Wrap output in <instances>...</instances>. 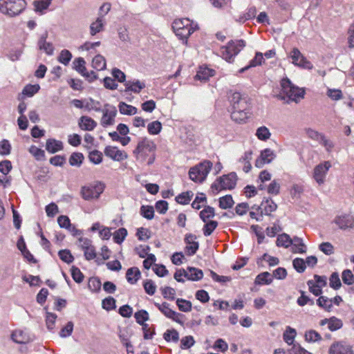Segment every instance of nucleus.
Returning <instances> with one entry per match:
<instances>
[{
    "label": "nucleus",
    "mask_w": 354,
    "mask_h": 354,
    "mask_svg": "<svg viewBox=\"0 0 354 354\" xmlns=\"http://www.w3.org/2000/svg\"><path fill=\"white\" fill-rule=\"evenodd\" d=\"M104 155L106 157L115 161H122L128 158L127 153L122 150H120L117 147L106 146L104 150Z\"/></svg>",
    "instance_id": "obj_13"
},
{
    "label": "nucleus",
    "mask_w": 354,
    "mask_h": 354,
    "mask_svg": "<svg viewBox=\"0 0 354 354\" xmlns=\"http://www.w3.org/2000/svg\"><path fill=\"white\" fill-rule=\"evenodd\" d=\"M296 335L297 332L295 329L290 326H287L283 335L284 342L288 345H292L294 342Z\"/></svg>",
    "instance_id": "obj_33"
},
{
    "label": "nucleus",
    "mask_w": 354,
    "mask_h": 354,
    "mask_svg": "<svg viewBox=\"0 0 354 354\" xmlns=\"http://www.w3.org/2000/svg\"><path fill=\"white\" fill-rule=\"evenodd\" d=\"M237 179V175L235 172L223 175L217 178L212 184L211 189L213 192H215V194H218L222 190H231L236 187Z\"/></svg>",
    "instance_id": "obj_8"
},
{
    "label": "nucleus",
    "mask_w": 354,
    "mask_h": 354,
    "mask_svg": "<svg viewBox=\"0 0 354 354\" xmlns=\"http://www.w3.org/2000/svg\"><path fill=\"white\" fill-rule=\"evenodd\" d=\"M88 158L92 163L98 165L102 161L103 154L101 151L94 149L89 152Z\"/></svg>",
    "instance_id": "obj_45"
},
{
    "label": "nucleus",
    "mask_w": 354,
    "mask_h": 354,
    "mask_svg": "<svg viewBox=\"0 0 354 354\" xmlns=\"http://www.w3.org/2000/svg\"><path fill=\"white\" fill-rule=\"evenodd\" d=\"M331 166L330 161H324L315 167L313 177L319 185L324 183L326 174Z\"/></svg>",
    "instance_id": "obj_11"
},
{
    "label": "nucleus",
    "mask_w": 354,
    "mask_h": 354,
    "mask_svg": "<svg viewBox=\"0 0 354 354\" xmlns=\"http://www.w3.org/2000/svg\"><path fill=\"white\" fill-rule=\"evenodd\" d=\"M263 61V54L261 53L257 52L256 53L254 57L250 60L249 65L241 68L239 70V73H242L251 67H255L257 66H259L262 64Z\"/></svg>",
    "instance_id": "obj_29"
},
{
    "label": "nucleus",
    "mask_w": 354,
    "mask_h": 354,
    "mask_svg": "<svg viewBox=\"0 0 354 354\" xmlns=\"http://www.w3.org/2000/svg\"><path fill=\"white\" fill-rule=\"evenodd\" d=\"M47 35H43L38 41V46L40 50H43L47 55H52L54 51V47L50 42L46 41Z\"/></svg>",
    "instance_id": "obj_24"
},
{
    "label": "nucleus",
    "mask_w": 354,
    "mask_h": 354,
    "mask_svg": "<svg viewBox=\"0 0 354 354\" xmlns=\"http://www.w3.org/2000/svg\"><path fill=\"white\" fill-rule=\"evenodd\" d=\"M12 339L20 344H28L33 340V337L26 330L17 329L12 332Z\"/></svg>",
    "instance_id": "obj_15"
},
{
    "label": "nucleus",
    "mask_w": 354,
    "mask_h": 354,
    "mask_svg": "<svg viewBox=\"0 0 354 354\" xmlns=\"http://www.w3.org/2000/svg\"><path fill=\"white\" fill-rule=\"evenodd\" d=\"M142 329L145 339H151L156 334L155 328L153 326H149L147 324L142 325Z\"/></svg>",
    "instance_id": "obj_59"
},
{
    "label": "nucleus",
    "mask_w": 354,
    "mask_h": 354,
    "mask_svg": "<svg viewBox=\"0 0 354 354\" xmlns=\"http://www.w3.org/2000/svg\"><path fill=\"white\" fill-rule=\"evenodd\" d=\"M215 75V71L212 68L207 67V66H200L197 73L196 75V79L201 81H207L209 77H213Z\"/></svg>",
    "instance_id": "obj_22"
},
{
    "label": "nucleus",
    "mask_w": 354,
    "mask_h": 354,
    "mask_svg": "<svg viewBox=\"0 0 354 354\" xmlns=\"http://www.w3.org/2000/svg\"><path fill=\"white\" fill-rule=\"evenodd\" d=\"M187 279L191 281H199L203 277V272L201 269L188 267L187 268Z\"/></svg>",
    "instance_id": "obj_26"
},
{
    "label": "nucleus",
    "mask_w": 354,
    "mask_h": 354,
    "mask_svg": "<svg viewBox=\"0 0 354 354\" xmlns=\"http://www.w3.org/2000/svg\"><path fill=\"white\" fill-rule=\"evenodd\" d=\"M52 0H38L33 2L35 10L36 12H42L48 8Z\"/></svg>",
    "instance_id": "obj_61"
},
{
    "label": "nucleus",
    "mask_w": 354,
    "mask_h": 354,
    "mask_svg": "<svg viewBox=\"0 0 354 354\" xmlns=\"http://www.w3.org/2000/svg\"><path fill=\"white\" fill-rule=\"evenodd\" d=\"M195 344L194 337L192 335H187L183 337L180 340V348L182 349H188L191 348Z\"/></svg>",
    "instance_id": "obj_64"
},
{
    "label": "nucleus",
    "mask_w": 354,
    "mask_h": 354,
    "mask_svg": "<svg viewBox=\"0 0 354 354\" xmlns=\"http://www.w3.org/2000/svg\"><path fill=\"white\" fill-rule=\"evenodd\" d=\"M213 164L210 160H203L189 169V178L195 183H202L212 170Z\"/></svg>",
    "instance_id": "obj_5"
},
{
    "label": "nucleus",
    "mask_w": 354,
    "mask_h": 354,
    "mask_svg": "<svg viewBox=\"0 0 354 354\" xmlns=\"http://www.w3.org/2000/svg\"><path fill=\"white\" fill-rule=\"evenodd\" d=\"M71 276L73 279L77 283H80L83 281L84 279V274L81 272L79 268L73 266L71 269Z\"/></svg>",
    "instance_id": "obj_54"
},
{
    "label": "nucleus",
    "mask_w": 354,
    "mask_h": 354,
    "mask_svg": "<svg viewBox=\"0 0 354 354\" xmlns=\"http://www.w3.org/2000/svg\"><path fill=\"white\" fill-rule=\"evenodd\" d=\"M140 214L148 220H151L154 216V209L151 205H142L140 207Z\"/></svg>",
    "instance_id": "obj_53"
},
{
    "label": "nucleus",
    "mask_w": 354,
    "mask_h": 354,
    "mask_svg": "<svg viewBox=\"0 0 354 354\" xmlns=\"http://www.w3.org/2000/svg\"><path fill=\"white\" fill-rule=\"evenodd\" d=\"M245 45L246 43L243 39L231 40L226 46L221 47V56L223 59L231 63Z\"/></svg>",
    "instance_id": "obj_4"
},
{
    "label": "nucleus",
    "mask_w": 354,
    "mask_h": 354,
    "mask_svg": "<svg viewBox=\"0 0 354 354\" xmlns=\"http://www.w3.org/2000/svg\"><path fill=\"white\" fill-rule=\"evenodd\" d=\"M125 92H133L134 93H140V91L145 88L146 85L144 82L138 80H129L125 82Z\"/></svg>",
    "instance_id": "obj_18"
},
{
    "label": "nucleus",
    "mask_w": 354,
    "mask_h": 354,
    "mask_svg": "<svg viewBox=\"0 0 354 354\" xmlns=\"http://www.w3.org/2000/svg\"><path fill=\"white\" fill-rule=\"evenodd\" d=\"M71 59V53L69 50L64 49L60 52L57 59L59 62L63 64L65 66H67L69 64Z\"/></svg>",
    "instance_id": "obj_58"
},
{
    "label": "nucleus",
    "mask_w": 354,
    "mask_h": 354,
    "mask_svg": "<svg viewBox=\"0 0 354 354\" xmlns=\"http://www.w3.org/2000/svg\"><path fill=\"white\" fill-rule=\"evenodd\" d=\"M118 108L120 113L122 115H135L138 111L136 107L123 102L119 103Z\"/></svg>",
    "instance_id": "obj_28"
},
{
    "label": "nucleus",
    "mask_w": 354,
    "mask_h": 354,
    "mask_svg": "<svg viewBox=\"0 0 354 354\" xmlns=\"http://www.w3.org/2000/svg\"><path fill=\"white\" fill-rule=\"evenodd\" d=\"M143 287L149 295H153L156 290V286L151 279H147L143 282Z\"/></svg>",
    "instance_id": "obj_63"
},
{
    "label": "nucleus",
    "mask_w": 354,
    "mask_h": 354,
    "mask_svg": "<svg viewBox=\"0 0 354 354\" xmlns=\"http://www.w3.org/2000/svg\"><path fill=\"white\" fill-rule=\"evenodd\" d=\"M46 149L49 153H56L63 149L62 142L55 139H48L46 141Z\"/></svg>",
    "instance_id": "obj_25"
},
{
    "label": "nucleus",
    "mask_w": 354,
    "mask_h": 354,
    "mask_svg": "<svg viewBox=\"0 0 354 354\" xmlns=\"http://www.w3.org/2000/svg\"><path fill=\"white\" fill-rule=\"evenodd\" d=\"M140 277L141 272L137 267H132L127 270L126 279L130 284H136Z\"/></svg>",
    "instance_id": "obj_23"
},
{
    "label": "nucleus",
    "mask_w": 354,
    "mask_h": 354,
    "mask_svg": "<svg viewBox=\"0 0 354 354\" xmlns=\"http://www.w3.org/2000/svg\"><path fill=\"white\" fill-rule=\"evenodd\" d=\"M79 127L84 131H93L97 127V122L91 118L83 115L80 118Z\"/></svg>",
    "instance_id": "obj_21"
},
{
    "label": "nucleus",
    "mask_w": 354,
    "mask_h": 354,
    "mask_svg": "<svg viewBox=\"0 0 354 354\" xmlns=\"http://www.w3.org/2000/svg\"><path fill=\"white\" fill-rule=\"evenodd\" d=\"M172 28L176 35L187 43L188 37L197 29V25L188 18L177 19L174 21Z\"/></svg>",
    "instance_id": "obj_3"
},
{
    "label": "nucleus",
    "mask_w": 354,
    "mask_h": 354,
    "mask_svg": "<svg viewBox=\"0 0 354 354\" xmlns=\"http://www.w3.org/2000/svg\"><path fill=\"white\" fill-rule=\"evenodd\" d=\"M281 184L278 179H274L269 185H266V189L268 194L277 196L280 193Z\"/></svg>",
    "instance_id": "obj_27"
},
{
    "label": "nucleus",
    "mask_w": 354,
    "mask_h": 354,
    "mask_svg": "<svg viewBox=\"0 0 354 354\" xmlns=\"http://www.w3.org/2000/svg\"><path fill=\"white\" fill-rule=\"evenodd\" d=\"M102 111L103 115L101 118V124L103 127H107L113 124L115 117L117 114L115 107L113 106L111 109H105Z\"/></svg>",
    "instance_id": "obj_17"
},
{
    "label": "nucleus",
    "mask_w": 354,
    "mask_h": 354,
    "mask_svg": "<svg viewBox=\"0 0 354 354\" xmlns=\"http://www.w3.org/2000/svg\"><path fill=\"white\" fill-rule=\"evenodd\" d=\"M329 354H353L352 346L344 342H336L329 348Z\"/></svg>",
    "instance_id": "obj_14"
},
{
    "label": "nucleus",
    "mask_w": 354,
    "mask_h": 354,
    "mask_svg": "<svg viewBox=\"0 0 354 354\" xmlns=\"http://www.w3.org/2000/svg\"><path fill=\"white\" fill-rule=\"evenodd\" d=\"M162 130V124L160 122L156 120L151 122L147 125V131L150 135H157Z\"/></svg>",
    "instance_id": "obj_47"
},
{
    "label": "nucleus",
    "mask_w": 354,
    "mask_h": 354,
    "mask_svg": "<svg viewBox=\"0 0 354 354\" xmlns=\"http://www.w3.org/2000/svg\"><path fill=\"white\" fill-rule=\"evenodd\" d=\"M104 26L103 19H102V17H97L95 21L93 22L90 26V34L92 36L95 35L97 33L103 30Z\"/></svg>",
    "instance_id": "obj_32"
},
{
    "label": "nucleus",
    "mask_w": 354,
    "mask_h": 354,
    "mask_svg": "<svg viewBox=\"0 0 354 354\" xmlns=\"http://www.w3.org/2000/svg\"><path fill=\"white\" fill-rule=\"evenodd\" d=\"M197 236L192 233L185 235L184 242L185 243V252L187 256L194 255L199 248V243L196 241Z\"/></svg>",
    "instance_id": "obj_12"
},
{
    "label": "nucleus",
    "mask_w": 354,
    "mask_h": 354,
    "mask_svg": "<svg viewBox=\"0 0 354 354\" xmlns=\"http://www.w3.org/2000/svg\"><path fill=\"white\" fill-rule=\"evenodd\" d=\"M58 255L62 261L68 264L74 261V257L69 250H61L59 251Z\"/></svg>",
    "instance_id": "obj_57"
},
{
    "label": "nucleus",
    "mask_w": 354,
    "mask_h": 354,
    "mask_svg": "<svg viewBox=\"0 0 354 354\" xmlns=\"http://www.w3.org/2000/svg\"><path fill=\"white\" fill-rule=\"evenodd\" d=\"M105 185L101 182H95L87 186H83L81 188V196L86 201L97 199L104 192Z\"/></svg>",
    "instance_id": "obj_9"
},
{
    "label": "nucleus",
    "mask_w": 354,
    "mask_h": 354,
    "mask_svg": "<svg viewBox=\"0 0 354 354\" xmlns=\"http://www.w3.org/2000/svg\"><path fill=\"white\" fill-rule=\"evenodd\" d=\"M275 158L274 151L270 149H265L261 152L260 160H257L255 165L257 167H261L265 164L270 163Z\"/></svg>",
    "instance_id": "obj_19"
},
{
    "label": "nucleus",
    "mask_w": 354,
    "mask_h": 354,
    "mask_svg": "<svg viewBox=\"0 0 354 354\" xmlns=\"http://www.w3.org/2000/svg\"><path fill=\"white\" fill-rule=\"evenodd\" d=\"M317 304L327 312H330L333 308L330 299L325 296H320L317 299Z\"/></svg>",
    "instance_id": "obj_41"
},
{
    "label": "nucleus",
    "mask_w": 354,
    "mask_h": 354,
    "mask_svg": "<svg viewBox=\"0 0 354 354\" xmlns=\"http://www.w3.org/2000/svg\"><path fill=\"white\" fill-rule=\"evenodd\" d=\"M135 319L140 325L145 324V322L149 319V314L145 310H140L135 313Z\"/></svg>",
    "instance_id": "obj_60"
},
{
    "label": "nucleus",
    "mask_w": 354,
    "mask_h": 354,
    "mask_svg": "<svg viewBox=\"0 0 354 354\" xmlns=\"http://www.w3.org/2000/svg\"><path fill=\"white\" fill-rule=\"evenodd\" d=\"M73 68L80 75L86 72V62L82 57H77L73 62Z\"/></svg>",
    "instance_id": "obj_46"
},
{
    "label": "nucleus",
    "mask_w": 354,
    "mask_h": 354,
    "mask_svg": "<svg viewBox=\"0 0 354 354\" xmlns=\"http://www.w3.org/2000/svg\"><path fill=\"white\" fill-rule=\"evenodd\" d=\"M26 7V0H0V12L9 17L19 15Z\"/></svg>",
    "instance_id": "obj_6"
},
{
    "label": "nucleus",
    "mask_w": 354,
    "mask_h": 354,
    "mask_svg": "<svg viewBox=\"0 0 354 354\" xmlns=\"http://www.w3.org/2000/svg\"><path fill=\"white\" fill-rule=\"evenodd\" d=\"M321 335L315 330H309L305 333V339L308 342H315L322 340Z\"/></svg>",
    "instance_id": "obj_51"
},
{
    "label": "nucleus",
    "mask_w": 354,
    "mask_h": 354,
    "mask_svg": "<svg viewBox=\"0 0 354 354\" xmlns=\"http://www.w3.org/2000/svg\"><path fill=\"white\" fill-rule=\"evenodd\" d=\"M289 57L292 59V63L295 66L305 69H312L313 64L305 57L297 48H294L290 53Z\"/></svg>",
    "instance_id": "obj_10"
},
{
    "label": "nucleus",
    "mask_w": 354,
    "mask_h": 354,
    "mask_svg": "<svg viewBox=\"0 0 354 354\" xmlns=\"http://www.w3.org/2000/svg\"><path fill=\"white\" fill-rule=\"evenodd\" d=\"M342 326L343 322L340 319L334 316L330 317V322L328 328L330 331L337 330L342 328Z\"/></svg>",
    "instance_id": "obj_52"
},
{
    "label": "nucleus",
    "mask_w": 354,
    "mask_h": 354,
    "mask_svg": "<svg viewBox=\"0 0 354 354\" xmlns=\"http://www.w3.org/2000/svg\"><path fill=\"white\" fill-rule=\"evenodd\" d=\"M215 216L214 208L210 206H206L200 212V218L203 222L208 221V219L213 218Z\"/></svg>",
    "instance_id": "obj_40"
},
{
    "label": "nucleus",
    "mask_w": 354,
    "mask_h": 354,
    "mask_svg": "<svg viewBox=\"0 0 354 354\" xmlns=\"http://www.w3.org/2000/svg\"><path fill=\"white\" fill-rule=\"evenodd\" d=\"M163 337L167 342H177L179 340V334L176 329H168L163 334Z\"/></svg>",
    "instance_id": "obj_44"
},
{
    "label": "nucleus",
    "mask_w": 354,
    "mask_h": 354,
    "mask_svg": "<svg viewBox=\"0 0 354 354\" xmlns=\"http://www.w3.org/2000/svg\"><path fill=\"white\" fill-rule=\"evenodd\" d=\"M277 208V205L271 198H264L260 206H257V210L261 209L265 215H270Z\"/></svg>",
    "instance_id": "obj_20"
},
{
    "label": "nucleus",
    "mask_w": 354,
    "mask_h": 354,
    "mask_svg": "<svg viewBox=\"0 0 354 354\" xmlns=\"http://www.w3.org/2000/svg\"><path fill=\"white\" fill-rule=\"evenodd\" d=\"M84 159V155L80 152L73 153L68 160L69 164L71 166L80 167Z\"/></svg>",
    "instance_id": "obj_37"
},
{
    "label": "nucleus",
    "mask_w": 354,
    "mask_h": 354,
    "mask_svg": "<svg viewBox=\"0 0 354 354\" xmlns=\"http://www.w3.org/2000/svg\"><path fill=\"white\" fill-rule=\"evenodd\" d=\"M333 222L339 229L346 230L354 226V217L349 214L337 216L335 218Z\"/></svg>",
    "instance_id": "obj_16"
},
{
    "label": "nucleus",
    "mask_w": 354,
    "mask_h": 354,
    "mask_svg": "<svg viewBox=\"0 0 354 354\" xmlns=\"http://www.w3.org/2000/svg\"><path fill=\"white\" fill-rule=\"evenodd\" d=\"M101 281L98 277H91L88 281V289L93 292H97L101 289Z\"/></svg>",
    "instance_id": "obj_48"
},
{
    "label": "nucleus",
    "mask_w": 354,
    "mask_h": 354,
    "mask_svg": "<svg viewBox=\"0 0 354 354\" xmlns=\"http://www.w3.org/2000/svg\"><path fill=\"white\" fill-rule=\"evenodd\" d=\"M254 282L257 285H268L272 282V278L268 272H263L257 276Z\"/></svg>",
    "instance_id": "obj_31"
},
{
    "label": "nucleus",
    "mask_w": 354,
    "mask_h": 354,
    "mask_svg": "<svg viewBox=\"0 0 354 354\" xmlns=\"http://www.w3.org/2000/svg\"><path fill=\"white\" fill-rule=\"evenodd\" d=\"M292 244V239L286 233L279 234L276 241V245L278 247L288 248Z\"/></svg>",
    "instance_id": "obj_30"
},
{
    "label": "nucleus",
    "mask_w": 354,
    "mask_h": 354,
    "mask_svg": "<svg viewBox=\"0 0 354 354\" xmlns=\"http://www.w3.org/2000/svg\"><path fill=\"white\" fill-rule=\"evenodd\" d=\"M227 98L231 119L238 124L245 123L251 115L250 98L247 94L235 91H230Z\"/></svg>",
    "instance_id": "obj_1"
},
{
    "label": "nucleus",
    "mask_w": 354,
    "mask_h": 354,
    "mask_svg": "<svg viewBox=\"0 0 354 354\" xmlns=\"http://www.w3.org/2000/svg\"><path fill=\"white\" fill-rule=\"evenodd\" d=\"M156 145L152 140L144 137L138 141L133 154L136 160L151 165L156 159Z\"/></svg>",
    "instance_id": "obj_2"
},
{
    "label": "nucleus",
    "mask_w": 354,
    "mask_h": 354,
    "mask_svg": "<svg viewBox=\"0 0 354 354\" xmlns=\"http://www.w3.org/2000/svg\"><path fill=\"white\" fill-rule=\"evenodd\" d=\"M256 136L259 140L266 141L270 138L271 133L266 127L262 126L257 129Z\"/></svg>",
    "instance_id": "obj_42"
},
{
    "label": "nucleus",
    "mask_w": 354,
    "mask_h": 354,
    "mask_svg": "<svg viewBox=\"0 0 354 354\" xmlns=\"http://www.w3.org/2000/svg\"><path fill=\"white\" fill-rule=\"evenodd\" d=\"M162 297L169 300H174L176 295V290L174 288L169 286H165L160 288Z\"/></svg>",
    "instance_id": "obj_56"
},
{
    "label": "nucleus",
    "mask_w": 354,
    "mask_h": 354,
    "mask_svg": "<svg viewBox=\"0 0 354 354\" xmlns=\"http://www.w3.org/2000/svg\"><path fill=\"white\" fill-rule=\"evenodd\" d=\"M127 236V230L121 227L113 233V241L118 244L122 243Z\"/></svg>",
    "instance_id": "obj_49"
},
{
    "label": "nucleus",
    "mask_w": 354,
    "mask_h": 354,
    "mask_svg": "<svg viewBox=\"0 0 354 354\" xmlns=\"http://www.w3.org/2000/svg\"><path fill=\"white\" fill-rule=\"evenodd\" d=\"M106 59L101 55H97L95 56L92 60V66L97 70L102 71L106 68Z\"/></svg>",
    "instance_id": "obj_35"
},
{
    "label": "nucleus",
    "mask_w": 354,
    "mask_h": 354,
    "mask_svg": "<svg viewBox=\"0 0 354 354\" xmlns=\"http://www.w3.org/2000/svg\"><path fill=\"white\" fill-rule=\"evenodd\" d=\"M234 202L230 194L225 195L219 198V207L223 209L231 208Z\"/></svg>",
    "instance_id": "obj_39"
},
{
    "label": "nucleus",
    "mask_w": 354,
    "mask_h": 354,
    "mask_svg": "<svg viewBox=\"0 0 354 354\" xmlns=\"http://www.w3.org/2000/svg\"><path fill=\"white\" fill-rule=\"evenodd\" d=\"M205 223H206L203 226V234L205 236H210L212 234V232L214 231V230L217 227L218 222L216 221H207Z\"/></svg>",
    "instance_id": "obj_50"
},
{
    "label": "nucleus",
    "mask_w": 354,
    "mask_h": 354,
    "mask_svg": "<svg viewBox=\"0 0 354 354\" xmlns=\"http://www.w3.org/2000/svg\"><path fill=\"white\" fill-rule=\"evenodd\" d=\"M39 84H28L24 88L22 93L28 97H32L39 91Z\"/></svg>",
    "instance_id": "obj_55"
},
{
    "label": "nucleus",
    "mask_w": 354,
    "mask_h": 354,
    "mask_svg": "<svg viewBox=\"0 0 354 354\" xmlns=\"http://www.w3.org/2000/svg\"><path fill=\"white\" fill-rule=\"evenodd\" d=\"M272 175L267 170H263L259 173V180L260 181V184L258 185V189L259 190H265L266 187V182L270 181L271 180Z\"/></svg>",
    "instance_id": "obj_34"
},
{
    "label": "nucleus",
    "mask_w": 354,
    "mask_h": 354,
    "mask_svg": "<svg viewBox=\"0 0 354 354\" xmlns=\"http://www.w3.org/2000/svg\"><path fill=\"white\" fill-rule=\"evenodd\" d=\"M281 92L289 100L298 102L304 97L305 91L295 86L288 77L283 78L280 82Z\"/></svg>",
    "instance_id": "obj_7"
},
{
    "label": "nucleus",
    "mask_w": 354,
    "mask_h": 354,
    "mask_svg": "<svg viewBox=\"0 0 354 354\" xmlns=\"http://www.w3.org/2000/svg\"><path fill=\"white\" fill-rule=\"evenodd\" d=\"M154 305L166 317L169 319L174 311L169 308V304L167 302H163L162 304L155 302Z\"/></svg>",
    "instance_id": "obj_43"
},
{
    "label": "nucleus",
    "mask_w": 354,
    "mask_h": 354,
    "mask_svg": "<svg viewBox=\"0 0 354 354\" xmlns=\"http://www.w3.org/2000/svg\"><path fill=\"white\" fill-rule=\"evenodd\" d=\"M194 194L192 191L182 192L176 197V201L181 205H187L191 201Z\"/></svg>",
    "instance_id": "obj_36"
},
{
    "label": "nucleus",
    "mask_w": 354,
    "mask_h": 354,
    "mask_svg": "<svg viewBox=\"0 0 354 354\" xmlns=\"http://www.w3.org/2000/svg\"><path fill=\"white\" fill-rule=\"evenodd\" d=\"M176 305L179 310L184 313L190 312L192 308V302L189 300H186L182 298H178L176 299Z\"/></svg>",
    "instance_id": "obj_38"
},
{
    "label": "nucleus",
    "mask_w": 354,
    "mask_h": 354,
    "mask_svg": "<svg viewBox=\"0 0 354 354\" xmlns=\"http://www.w3.org/2000/svg\"><path fill=\"white\" fill-rule=\"evenodd\" d=\"M29 152L37 160H41L45 158L44 151L37 147L36 146L32 145L29 148Z\"/></svg>",
    "instance_id": "obj_62"
}]
</instances>
